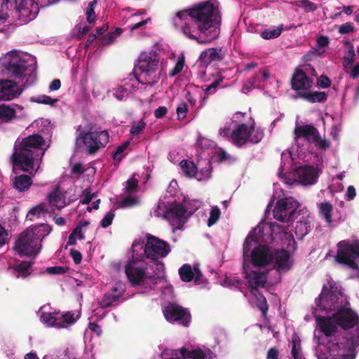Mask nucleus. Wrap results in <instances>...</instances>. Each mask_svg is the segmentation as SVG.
I'll return each instance as SVG.
<instances>
[{
    "label": "nucleus",
    "mask_w": 359,
    "mask_h": 359,
    "mask_svg": "<svg viewBox=\"0 0 359 359\" xmlns=\"http://www.w3.org/2000/svg\"><path fill=\"white\" fill-rule=\"evenodd\" d=\"M36 65L33 60H27L18 50L6 53L0 58V75L22 81L27 76L36 77Z\"/></svg>",
    "instance_id": "f257e3e1"
},
{
    "label": "nucleus",
    "mask_w": 359,
    "mask_h": 359,
    "mask_svg": "<svg viewBox=\"0 0 359 359\" xmlns=\"http://www.w3.org/2000/svg\"><path fill=\"white\" fill-rule=\"evenodd\" d=\"M189 17L194 20L201 34L209 36L210 39L218 36L221 17L212 3L207 1L191 8Z\"/></svg>",
    "instance_id": "f03ea898"
},
{
    "label": "nucleus",
    "mask_w": 359,
    "mask_h": 359,
    "mask_svg": "<svg viewBox=\"0 0 359 359\" xmlns=\"http://www.w3.org/2000/svg\"><path fill=\"white\" fill-rule=\"evenodd\" d=\"M39 12L36 0H0V32L11 15L18 18L23 23L34 20Z\"/></svg>",
    "instance_id": "7ed1b4c3"
},
{
    "label": "nucleus",
    "mask_w": 359,
    "mask_h": 359,
    "mask_svg": "<svg viewBox=\"0 0 359 359\" xmlns=\"http://www.w3.org/2000/svg\"><path fill=\"white\" fill-rule=\"evenodd\" d=\"M161 69L159 55L156 51L142 53L136 67V71H140L137 79L140 83L152 86L159 81Z\"/></svg>",
    "instance_id": "20e7f679"
},
{
    "label": "nucleus",
    "mask_w": 359,
    "mask_h": 359,
    "mask_svg": "<svg viewBox=\"0 0 359 359\" xmlns=\"http://www.w3.org/2000/svg\"><path fill=\"white\" fill-rule=\"evenodd\" d=\"M39 227L28 228L23 231L15 241L13 249L20 256L32 257L39 254L37 248L39 240Z\"/></svg>",
    "instance_id": "39448f33"
},
{
    "label": "nucleus",
    "mask_w": 359,
    "mask_h": 359,
    "mask_svg": "<svg viewBox=\"0 0 359 359\" xmlns=\"http://www.w3.org/2000/svg\"><path fill=\"white\" fill-rule=\"evenodd\" d=\"M147 264L143 261H137L133 257L126 265V276L133 286L141 285L146 280H149L154 285L158 283L160 277L147 275L146 273Z\"/></svg>",
    "instance_id": "423d86ee"
},
{
    "label": "nucleus",
    "mask_w": 359,
    "mask_h": 359,
    "mask_svg": "<svg viewBox=\"0 0 359 359\" xmlns=\"http://www.w3.org/2000/svg\"><path fill=\"white\" fill-rule=\"evenodd\" d=\"M82 141L88 155H93L99 150L105 147L109 140L107 130H95L81 132L76 138Z\"/></svg>",
    "instance_id": "0eeeda50"
},
{
    "label": "nucleus",
    "mask_w": 359,
    "mask_h": 359,
    "mask_svg": "<svg viewBox=\"0 0 359 359\" xmlns=\"http://www.w3.org/2000/svg\"><path fill=\"white\" fill-rule=\"evenodd\" d=\"M337 247L336 261L347 265L352 269L358 270L359 266L355 259L359 258V243H349L346 241H341L337 244Z\"/></svg>",
    "instance_id": "6e6552de"
},
{
    "label": "nucleus",
    "mask_w": 359,
    "mask_h": 359,
    "mask_svg": "<svg viewBox=\"0 0 359 359\" xmlns=\"http://www.w3.org/2000/svg\"><path fill=\"white\" fill-rule=\"evenodd\" d=\"M144 252L147 259L156 261L166 257L170 252V247L166 241L148 234Z\"/></svg>",
    "instance_id": "1a4fd4ad"
},
{
    "label": "nucleus",
    "mask_w": 359,
    "mask_h": 359,
    "mask_svg": "<svg viewBox=\"0 0 359 359\" xmlns=\"http://www.w3.org/2000/svg\"><path fill=\"white\" fill-rule=\"evenodd\" d=\"M299 203L291 197L278 200L273 210V217L282 222L292 220Z\"/></svg>",
    "instance_id": "9d476101"
},
{
    "label": "nucleus",
    "mask_w": 359,
    "mask_h": 359,
    "mask_svg": "<svg viewBox=\"0 0 359 359\" xmlns=\"http://www.w3.org/2000/svg\"><path fill=\"white\" fill-rule=\"evenodd\" d=\"M74 314L71 311L65 313L60 312L42 313L41 320L48 326L57 328H67L73 325L76 321Z\"/></svg>",
    "instance_id": "9b49d317"
},
{
    "label": "nucleus",
    "mask_w": 359,
    "mask_h": 359,
    "mask_svg": "<svg viewBox=\"0 0 359 359\" xmlns=\"http://www.w3.org/2000/svg\"><path fill=\"white\" fill-rule=\"evenodd\" d=\"M11 161L13 166V172L17 173L18 170L24 172H29L34 169V153L29 151H24L20 146L15 148L11 156Z\"/></svg>",
    "instance_id": "f8f14e48"
},
{
    "label": "nucleus",
    "mask_w": 359,
    "mask_h": 359,
    "mask_svg": "<svg viewBox=\"0 0 359 359\" xmlns=\"http://www.w3.org/2000/svg\"><path fill=\"white\" fill-rule=\"evenodd\" d=\"M163 315L168 322H177L184 327H189L191 319V313L187 309L175 303L165 307Z\"/></svg>",
    "instance_id": "ddd939ff"
},
{
    "label": "nucleus",
    "mask_w": 359,
    "mask_h": 359,
    "mask_svg": "<svg viewBox=\"0 0 359 359\" xmlns=\"http://www.w3.org/2000/svg\"><path fill=\"white\" fill-rule=\"evenodd\" d=\"M186 213L187 209L182 204L173 203L165 209L164 217L170 222L172 226L180 229L187 221Z\"/></svg>",
    "instance_id": "4468645a"
},
{
    "label": "nucleus",
    "mask_w": 359,
    "mask_h": 359,
    "mask_svg": "<svg viewBox=\"0 0 359 359\" xmlns=\"http://www.w3.org/2000/svg\"><path fill=\"white\" fill-rule=\"evenodd\" d=\"M250 262L254 266L264 267L273 261V255L266 245H257L252 250Z\"/></svg>",
    "instance_id": "2eb2a0df"
},
{
    "label": "nucleus",
    "mask_w": 359,
    "mask_h": 359,
    "mask_svg": "<svg viewBox=\"0 0 359 359\" xmlns=\"http://www.w3.org/2000/svg\"><path fill=\"white\" fill-rule=\"evenodd\" d=\"M291 88L297 92V97L301 98L303 93L310 90L313 86V80L301 69H296L291 79Z\"/></svg>",
    "instance_id": "dca6fc26"
},
{
    "label": "nucleus",
    "mask_w": 359,
    "mask_h": 359,
    "mask_svg": "<svg viewBox=\"0 0 359 359\" xmlns=\"http://www.w3.org/2000/svg\"><path fill=\"white\" fill-rule=\"evenodd\" d=\"M22 90L15 80L7 77L0 79V100H12L20 96Z\"/></svg>",
    "instance_id": "f3484780"
},
{
    "label": "nucleus",
    "mask_w": 359,
    "mask_h": 359,
    "mask_svg": "<svg viewBox=\"0 0 359 359\" xmlns=\"http://www.w3.org/2000/svg\"><path fill=\"white\" fill-rule=\"evenodd\" d=\"M332 319L344 330L353 327L359 323V316L351 309H341L332 315Z\"/></svg>",
    "instance_id": "a211bd4d"
},
{
    "label": "nucleus",
    "mask_w": 359,
    "mask_h": 359,
    "mask_svg": "<svg viewBox=\"0 0 359 359\" xmlns=\"http://www.w3.org/2000/svg\"><path fill=\"white\" fill-rule=\"evenodd\" d=\"M341 297L340 292H336L332 289H328L326 286H323L321 293L317 299L319 301L317 305L323 307L324 309L334 310L339 307L338 300Z\"/></svg>",
    "instance_id": "6ab92c4d"
},
{
    "label": "nucleus",
    "mask_w": 359,
    "mask_h": 359,
    "mask_svg": "<svg viewBox=\"0 0 359 359\" xmlns=\"http://www.w3.org/2000/svg\"><path fill=\"white\" fill-rule=\"evenodd\" d=\"M208 168L205 170H201V172L198 171L196 165L191 161L182 160L180 165L184 174L188 177H194L198 180H201L203 178H209L211 175L210 163L208 162Z\"/></svg>",
    "instance_id": "aec40b11"
},
{
    "label": "nucleus",
    "mask_w": 359,
    "mask_h": 359,
    "mask_svg": "<svg viewBox=\"0 0 359 359\" xmlns=\"http://www.w3.org/2000/svg\"><path fill=\"white\" fill-rule=\"evenodd\" d=\"M46 144V140L43 136L39 134H32L22 139L19 146L23 149L24 151H29L30 153H34V149H43L42 156L44 155L46 149L43 147Z\"/></svg>",
    "instance_id": "412c9836"
},
{
    "label": "nucleus",
    "mask_w": 359,
    "mask_h": 359,
    "mask_svg": "<svg viewBox=\"0 0 359 359\" xmlns=\"http://www.w3.org/2000/svg\"><path fill=\"white\" fill-rule=\"evenodd\" d=\"M297 180L304 185L313 184L318 179L316 169L311 165H302L295 169Z\"/></svg>",
    "instance_id": "4be33fe9"
},
{
    "label": "nucleus",
    "mask_w": 359,
    "mask_h": 359,
    "mask_svg": "<svg viewBox=\"0 0 359 359\" xmlns=\"http://www.w3.org/2000/svg\"><path fill=\"white\" fill-rule=\"evenodd\" d=\"M179 275L183 282L189 283L194 280L196 284L201 283L203 273L198 264L191 266L189 264H183L179 269Z\"/></svg>",
    "instance_id": "5701e85b"
},
{
    "label": "nucleus",
    "mask_w": 359,
    "mask_h": 359,
    "mask_svg": "<svg viewBox=\"0 0 359 359\" xmlns=\"http://www.w3.org/2000/svg\"><path fill=\"white\" fill-rule=\"evenodd\" d=\"M252 133L250 127L245 123L239 124L233 130L231 133L232 142L238 147H241L249 142V136Z\"/></svg>",
    "instance_id": "b1692460"
},
{
    "label": "nucleus",
    "mask_w": 359,
    "mask_h": 359,
    "mask_svg": "<svg viewBox=\"0 0 359 359\" xmlns=\"http://www.w3.org/2000/svg\"><path fill=\"white\" fill-rule=\"evenodd\" d=\"M274 268L279 272L289 271L292 266L290 255L286 250H278L273 255Z\"/></svg>",
    "instance_id": "393cba45"
},
{
    "label": "nucleus",
    "mask_w": 359,
    "mask_h": 359,
    "mask_svg": "<svg viewBox=\"0 0 359 359\" xmlns=\"http://www.w3.org/2000/svg\"><path fill=\"white\" fill-rule=\"evenodd\" d=\"M318 129L311 124L297 126L294 130V140L304 139L309 144H312L315 137H318Z\"/></svg>",
    "instance_id": "a878e982"
},
{
    "label": "nucleus",
    "mask_w": 359,
    "mask_h": 359,
    "mask_svg": "<svg viewBox=\"0 0 359 359\" xmlns=\"http://www.w3.org/2000/svg\"><path fill=\"white\" fill-rule=\"evenodd\" d=\"M243 269L248 285L264 287L267 281L265 273L250 270L249 267L245 264H243Z\"/></svg>",
    "instance_id": "bb28decb"
},
{
    "label": "nucleus",
    "mask_w": 359,
    "mask_h": 359,
    "mask_svg": "<svg viewBox=\"0 0 359 359\" xmlns=\"http://www.w3.org/2000/svg\"><path fill=\"white\" fill-rule=\"evenodd\" d=\"M316 323L320 331L326 337L334 336L337 330V324L332 317L317 316Z\"/></svg>",
    "instance_id": "cd10ccee"
},
{
    "label": "nucleus",
    "mask_w": 359,
    "mask_h": 359,
    "mask_svg": "<svg viewBox=\"0 0 359 359\" xmlns=\"http://www.w3.org/2000/svg\"><path fill=\"white\" fill-rule=\"evenodd\" d=\"M224 58L222 48H210L203 50L199 57V61L203 66H208L212 62H220Z\"/></svg>",
    "instance_id": "c85d7f7f"
},
{
    "label": "nucleus",
    "mask_w": 359,
    "mask_h": 359,
    "mask_svg": "<svg viewBox=\"0 0 359 359\" xmlns=\"http://www.w3.org/2000/svg\"><path fill=\"white\" fill-rule=\"evenodd\" d=\"M264 225L259 224L252 231H251L245 240L243 247V257L245 259L249 257V253L252 252V247L257 244L258 238L257 234H259L260 237H262L261 233L264 231Z\"/></svg>",
    "instance_id": "c756f323"
},
{
    "label": "nucleus",
    "mask_w": 359,
    "mask_h": 359,
    "mask_svg": "<svg viewBox=\"0 0 359 359\" xmlns=\"http://www.w3.org/2000/svg\"><path fill=\"white\" fill-rule=\"evenodd\" d=\"M122 294L123 290H118V287H114L110 292L103 295L102 299L99 302L100 307L107 309L116 305Z\"/></svg>",
    "instance_id": "7c9ffc66"
},
{
    "label": "nucleus",
    "mask_w": 359,
    "mask_h": 359,
    "mask_svg": "<svg viewBox=\"0 0 359 359\" xmlns=\"http://www.w3.org/2000/svg\"><path fill=\"white\" fill-rule=\"evenodd\" d=\"M182 32L187 37L196 41L199 44H206L212 40L209 39V36H206V39H201V35H198V33L201 32L198 30V27H193L188 23H186L182 27Z\"/></svg>",
    "instance_id": "2f4dec72"
},
{
    "label": "nucleus",
    "mask_w": 359,
    "mask_h": 359,
    "mask_svg": "<svg viewBox=\"0 0 359 359\" xmlns=\"http://www.w3.org/2000/svg\"><path fill=\"white\" fill-rule=\"evenodd\" d=\"M48 198L49 203L57 209H62L66 206L65 194L61 191L59 187H55V189L49 194Z\"/></svg>",
    "instance_id": "473e14b6"
},
{
    "label": "nucleus",
    "mask_w": 359,
    "mask_h": 359,
    "mask_svg": "<svg viewBox=\"0 0 359 359\" xmlns=\"http://www.w3.org/2000/svg\"><path fill=\"white\" fill-rule=\"evenodd\" d=\"M32 178L25 174L15 176L13 179V186L20 192L27 191L32 184Z\"/></svg>",
    "instance_id": "72a5a7b5"
},
{
    "label": "nucleus",
    "mask_w": 359,
    "mask_h": 359,
    "mask_svg": "<svg viewBox=\"0 0 359 359\" xmlns=\"http://www.w3.org/2000/svg\"><path fill=\"white\" fill-rule=\"evenodd\" d=\"M34 263V261H22L20 263L15 264L13 267L16 273L15 277L17 278L20 277L25 278L29 276L32 273L31 268Z\"/></svg>",
    "instance_id": "f704fd0d"
},
{
    "label": "nucleus",
    "mask_w": 359,
    "mask_h": 359,
    "mask_svg": "<svg viewBox=\"0 0 359 359\" xmlns=\"http://www.w3.org/2000/svg\"><path fill=\"white\" fill-rule=\"evenodd\" d=\"M301 98L311 103L323 102L327 100V94L322 91L311 92L310 90L303 93Z\"/></svg>",
    "instance_id": "c9c22d12"
},
{
    "label": "nucleus",
    "mask_w": 359,
    "mask_h": 359,
    "mask_svg": "<svg viewBox=\"0 0 359 359\" xmlns=\"http://www.w3.org/2000/svg\"><path fill=\"white\" fill-rule=\"evenodd\" d=\"M16 116V109L9 105L0 104V121L3 123L11 122Z\"/></svg>",
    "instance_id": "e433bc0d"
},
{
    "label": "nucleus",
    "mask_w": 359,
    "mask_h": 359,
    "mask_svg": "<svg viewBox=\"0 0 359 359\" xmlns=\"http://www.w3.org/2000/svg\"><path fill=\"white\" fill-rule=\"evenodd\" d=\"M333 207L329 202H323L319 205V213L326 222L330 225L332 223V212Z\"/></svg>",
    "instance_id": "4c0bfd02"
},
{
    "label": "nucleus",
    "mask_w": 359,
    "mask_h": 359,
    "mask_svg": "<svg viewBox=\"0 0 359 359\" xmlns=\"http://www.w3.org/2000/svg\"><path fill=\"white\" fill-rule=\"evenodd\" d=\"M48 211L45 208V205L41 203L29 210L27 214L26 218L30 221L39 218L41 215H45Z\"/></svg>",
    "instance_id": "58836bf2"
},
{
    "label": "nucleus",
    "mask_w": 359,
    "mask_h": 359,
    "mask_svg": "<svg viewBox=\"0 0 359 359\" xmlns=\"http://www.w3.org/2000/svg\"><path fill=\"white\" fill-rule=\"evenodd\" d=\"M182 354L183 355V359H205V354L200 348L188 351L186 348H182Z\"/></svg>",
    "instance_id": "ea45409f"
},
{
    "label": "nucleus",
    "mask_w": 359,
    "mask_h": 359,
    "mask_svg": "<svg viewBox=\"0 0 359 359\" xmlns=\"http://www.w3.org/2000/svg\"><path fill=\"white\" fill-rule=\"evenodd\" d=\"M30 101L38 104H48L54 106L57 102L58 99H54L46 95H41L36 97H31Z\"/></svg>",
    "instance_id": "a19ab883"
},
{
    "label": "nucleus",
    "mask_w": 359,
    "mask_h": 359,
    "mask_svg": "<svg viewBox=\"0 0 359 359\" xmlns=\"http://www.w3.org/2000/svg\"><path fill=\"white\" fill-rule=\"evenodd\" d=\"M283 32V25L278 26L273 29H266L262 32L261 36L264 39H272L278 38Z\"/></svg>",
    "instance_id": "79ce46f5"
},
{
    "label": "nucleus",
    "mask_w": 359,
    "mask_h": 359,
    "mask_svg": "<svg viewBox=\"0 0 359 359\" xmlns=\"http://www.w3.org/2000/svg\"><path fill=\"white\" fill-rule=\"evenodd\" d=\"M292 355L293 359H302L301 353V343L298 337L294 336L292 339Z\"/></svg>",
    "instance_id": "37998d69"
},
{
    "label": "nucleus",
    "mask_w": 359,
    "mask_h": 359,
    "mask_svg": "<svg viewBox=\"0 0 359 359\" xmlns=\"http://www.w3.org/2000/svg\"><path fill=\"white\" fill-rule=\"evenodd\" d=\"M224 76H219L218 79L215 80L211 84L205 86L203 89L204 93L206 96L214 94L218 86L223 82Z\"/></svg>",
    "instance_id": "c03bdc74"
},
{
    "label": "nucleus",
    "mask_w": 359,
    "mask_h": 359,
    "mask_svg": "<svg viewBox=\"0 0 359 359\" xmlns=\"http://www.w3.org/2000/svg\"><path fill=\"white\" fill-rule=\"evenodd\" d=\"M139 203L137 198L128 196L123 197L119 202L118 207L121 208H130Z\"/></svg>",
    "instance_id": "a18cd8bd"
},
{
    "label": "nucleus",
    "mask_w": 359,
    "mask_h": 359,
    "mask_svg": "<svg viewBox=\"0 0 359 359\" xmlns=\"http://www.w3.org/2000/svg\"><path fill=\"white\" fill-rule=\"evenodd\" d=\"M129 146V142L126 141L123 142L122 144L119 145L116 147L115 151L113 154V159L115 161L119 163L123 158V152Z\"/></svg>",
    "instance_id": "49530a36"
},
{
    "label": "nucleus",
    "mask_w": 359,
    "mask_h": 359,
    "mask_svg": "<svg viewBox=\"0 0 359 359\" xmlns=\"http://www.w3.org/2000/svg\"><path fill=\"white\" fill-rule=\"evenodd\" d=\"M250 128L252 130V133L249 136V142L252 144L259 143L264 137L263 131L259 129L255 130L254 126H251Z\"/></svg>",
    "instance_id": "de8ad7c7"
},
{
    "label": "nucleus",
    "mask_w": 359,
    "mask_h": 359,
    "mask_svg": "<svg viewBox=\"0 0 359 359\" xmlns=\"http://www.w3.org/2000/svg\"><path fill=\"white\" fill-rule=\"evenodd\" d=\"M312 140V144H314L320 149L326 150L330 147V142L325 138H322L320 135L319 131L318 132V137H315L314 140Z\"/></svg>",
    "instance_id": "09e8293b"
},
{
    "label": "nucleus",
    "mask_w": 359,
    "mask_h": 359,
    "mask_svg": "<svg viewBox=\"0 0 359 359\" xmlns=\"http://www.w3.org/2000/svg\"><path fill=\"white\" fill-rule=\"evenodd\" d=\"M220 210L218 207H213L210 212V217L208 219V226H211L214 225L219 219L220 217Z\"/></svg>",
    "instance_id": "8fccbe9b"
},
{
    "label": "nucleus",
    "mask_w": 359,
    "mask_h": 359,
    "mask_svg": "<svg viewBox=\"0 0 359 359\" xmlns=\"http://www.w3.org/2000/svg\"><path fill=\"white\" fill-rule=\"evenodd\" d=\"M138 180L133 176L126 181V191L128 194H133L137 191Z\"/></svg>",
    "instance_id": "3c124183"
},
{
    "label": "nucleus",
    "mask_w": 359,
    "mask_h": 359,
    "mask_svg": "<svg viewBox=\"0 0 359 359\" xmlns=\"http://www.w3.org/2000/svg\"><path fill=\"white\" fill-rule=\"evenodd\" d=\"M348 56L344 57V67L346 69V72H348L347 69L352 67L353 62H354V57H355V52L351 47V48L348 52Z\"/></svg>",
    "instance_id": "603ef678"
},
{
    "label": "nucleus",
    "mask_w": 359,
    "mask_h": 359,
    "mask_svg": "<svg viewBox=\"0 0 359 359\" xmlns=\"http://www.w3.org/2000/svg\"><path fill=\"white\" fill-rule=\"evenodd\" d=\"M184 66V57L183 55L178 58L175 67L169 72V76L172 77L180 73Z\"/></svg>",
    "instance_id": "864d4df0"
},
{
    "label": "nucleus",
    "mask_w": 359,
    "mask_h": 359,
    "mask_svg": "<svg viewBox=\"0 0 359 359\" xmlns=\"http://www.w3.org/2000/svg\"><path fill=\"white\" fill-rule=\"evenodd\" d=\"M257 306L262 311V316L266 318L269 311V305L267 304L266 299L264 296L258 297V299L257 300Z\"/></svg>",
    "instance_id": "5fc2aeb1"
},
{
    "label": "nucleus",
    "mask_w": 359,
    "mask_h": 359,
    "mask_svg": "<svg viewBox=\"0 0 359 359\" xmlns=\"http://www.w3.org/2000/svg\"><path fill=\"white\" fill-rule=\"evenodd\" d=\"M146 126L144 119H141L136 125H133L130 130L132 136H136L141 133Z\"/></svg>",
    "instance_id": "6e6d98bb"
},
{
    "label": "nucleus",
    "mask_w": 359,
    "mask_h": 359,
    "mask_svg": "<svg viewBox=\"0 0 359 359\" xmlns=\"http://www.w3.org/2000/svg\"><path fill=\"white\" fill-rule=\"evenodd\" d=\"M297 5L304 8L306 12H313L317 8L316 5L309 0H300Z\"/></svg>",
    "instance_id": "4d7b16f0"
},
{
    "label": "nucleus",
    "mask_w": 359,
    "mask_h": 359,
    "mask_svg": "<svg viewBox=\"0 0 359 359\" xmlns=\"http://www.w3.org/2000/svg\"><path fill=\"white\" fill-rule=\"evenodd\" d=\"M115 214L114 210L109 211L100 222V225L102 228H107L109 226L114 218Z\"/></svg>",
    "instance_id": "13d9d810"
},
{
    "label": "nucleus",
    "mask_w": 359,
    "mask_h": 359,
    "mask_svg": "<svg viewBox=\"0 0 359 359\" xmlns=\"http://www.w3.org/2000/svg\"><path fill=\"white\" fill-rule=\"evenodd\" d=\"M338 32L341 34H347L355 32V27L351 22H346L339 26Z\"/></svg>",
    "instance_id": "bf43d9fd"
},
{
    "label": "nucleus",
    "mask_w": 359,
    "mask_h": 359,
    "mask_svg": "<svg viewBox=\"0 0 359 359\" xmlns=\"http://www.w3.org/2000/svg\"><path fill=\"white\" fill-rule=\"evenodd\" d=\"M67 271V268L61 266H54L48 267L46 272L51 275L64 274Z\"/></svg>",
    "instance_id": "052dcab7"
},
{
    "label": "nucleus",
    "mask_w": 359,
    "mask_h": 359,
    "mask_svg": "<svg viewBox=\"0 0 359 359\" xmlns=\"http://www.w3.org/2000/svg\"><path fill=\"white\" fill-rule=\"evenodd\" d=\"M188 105L185 102L181 103L177 108V114L179 120L184 119L187 116Z\"/></svg>",
    "instance_id": "680f3d73"
},
{
    "label": "nucleus",
    "mask_w": 359,
    "mask_h": 359,
    "mask_svg": "<svg viewBox=\"0 0 359 359\" xmlns=\"http://www.w3.org/2000/svg\"><path fill=\"white\" fill-rule=\"evenodd\" d=\"M317 83L318 86L321 88H327L331 86L332 81L328 76L325 75H321L318 78Z\"/></svg>",
    "instance_id": "e2e57ef3"
},
{
    "label": "nucleus",
    "mask_w": 359,
    "mask_h": 359,
    "mask_svg": "<svg viewBox=\"0 0 359 359\" xmlns=\"http://www.w3.org/2000/svg\"><path fill=\"white\" fill-rule=\"evenodd\" d=\"M83 198L80 201V203L84 205L88 204L92 199L95 196V194H91L87 189H85L83 192Z\"/></svg>",
    "instance_id": "0e129e2a"
},
{
    "label": "nucleus",
    "mask_w": 359,
    "mask_h": 359,
    "mask_svg": "<svg viewBox=\"0 0 359 359\" xmlns=\"http://www.w3.org/2000/svg\"><path fill=\"white\" fill-rule=\"evenodd\" d=\"M114 39L115 36L114 33L109 32L100 39V41L103 46H107L111 43L114 41Z\"/></svg>",
    "instance_id": "69168bd1"
},
{
    "label": "nucleus",
    "mask_w": 359,
    "mask_h": 359,
    "mask_svg": "<svg viewBox=\"0 0 359 359\" xmlns=\"http://www.w3.org/2000/svg\"><path fill=\"white\" fill-rule=\"evenodd\" d=\"M69 255H71L72 258L74 260V262L76 264H79L81 263L82 259V255L79 251L75 249H71L69 251Z\"/></svg>",
    "instance_id": "338daca9"
},
{
    "label": "nucleus",
    "mask_w": 359,
    "mask_h": 359,
    "mask_svg": "<svg viewBox=\"0 0 359 359\" xmlns=\"http://www.w3.org/2000/svg\"><path fill=\"white\" fill-rule=\"evenodd\" d=\"M168 112V109L164 106L158 107L155 109L154 115L156 118H162Z\"/></svg>",
    "instance_id": "774afa93"
}]
</instances>
